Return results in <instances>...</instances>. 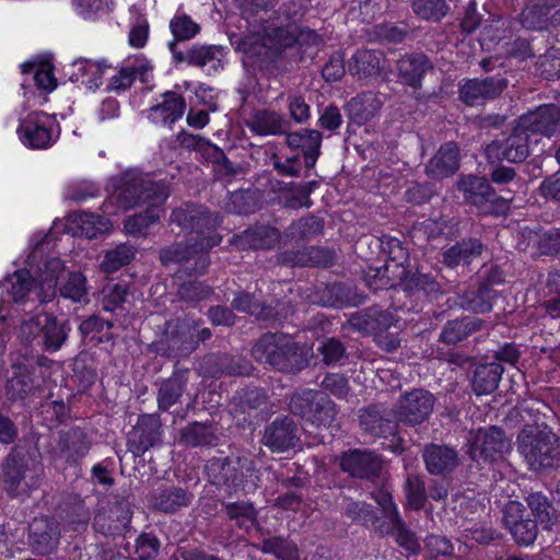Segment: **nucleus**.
I'll use <instances>...</instances> for the list:
<instances>
[{"mask_svg":"<svg viewBox=\"0 0 560 560\" xmlns=\"http://www.w3.org/2000/svg\"><path fill=\"white\" fill-rule=\"evenodd\" d=\"M37 269L36 280L28 270L21 269L0 282V287L8 290L15 303L34 301L33 295L39 304L51 301L57 294V278L63 269V262L57 257H51L37 266Z\"/></svg>","mask_w":560,"mask_h":560,"instance_id":"nucleus-1","label":"nucleus"},{"mask_svg":"<svg viewBox=\"0 0 560 560\" xmlns=\"http://www.w3.org/2000/svg\"><path fill=\"white\" fill-rule=\"evenodd\" d=\"M252 355L281 372H296L307 364L304 346L283 332L264 334L253 346Z\"/></svg>","mask_w":560,"mask_h":560,"instance_id":"nucleus-2","label":"nucleus"},{"mask_svg":"<svg viewBox=\"0 0 560 560\" xmlns=\"http://www.w3.org/2000/svg\"><path fill=\"white\" fill-rule=\"evenodd\" d=\"M113 188L110 201L115 200L119 208L130 209L154 202H164L170 195L163 182H154L136 171H128L110 180Z\"/></svg>","mask_w":560,"mask_h":560,"instance_id":"nucleus-3","label":"nucleus"},{"mask_svg":"<svg viewBox=\"0 0 560 560\" xmlns=\"http://www.w3.org/2000/svg\"><path fill=\"white\" fill-rule=\"evenodd\" d=\"M520 453L532 470L560 465L559 438L547 424H527L517 436Z\"/></svg>","mask_w":560,"mask_h":560,"instance_id":"nucleus-4","label":"nucleus"},{"mask_svg":"<svg viewBox=\"0 0 560 560\" xmlns=\"http://www.w3.org/2000/svg\"><path fill=\"white\" fill-rule=\"evenodd\" d=\"M170 220L171 223L178 225L182 231L189 234L191 241L201 248L210 250L222 241L221 234L218 233L222 218L203 206L187 203L176 208Z\"/></svg>","mask_w":560,"mask_h":560,"instance_id":"nucleus-5","label":"nucleus"},{"mask_svg":"<svg viewBox=\"0 0 560 560\" xmlns=\"http://www.w3.org/2000/svg\"><path fill=\"white\" fill-rule=\"evenodd\" d=\"M312 40L317 44L320 38L314 31L296 33V28L292 26L277 27L267 33L261 40L257 37H246L240 44V49L245 54L246 58L255 62V57H267L269 51L278 52L284 48L293 46L300 39Z\"/></svg>","mask_w":560,"mask_h":560,"instance_id":"nucleus-6","label":"nucleus"},{"mask_svg":"<svg viewBox=\"0 0 560 560\" xmlns=\"http://www.w3.org/2000/svg\"><path fill=\"white\" fill-rule=\"evenodd\" d=\"M20 141L32 150L50 148L59 137V128L54 119L44 112H31L20 119L16 129Z\"/></svg>","mask_w":560,"mask_h":560,"instance_id":"nucleus-7","label":"nucleus"},{"mask_svg":"<svg viewBox=\"0 0 560 560\" xmlns=\"http://www.w3.org/2000/svg\"><path fill=\"white\" fill-rule=\"evenodd\" d=\"M530 143V135L516 120L509 136L493 140L487 145L486 155L492 163L503 160L511 163H520L529 155Z\"/></svg>","mask_w":560,"mask_h":560,"instance_id":"nucleus-8","label":"nucleus"},{"mask_svg":"<svg viewBox=\"0 0 560 560\" xmlns=\"http://www.w3.org/2000/svg\"><path fill=\"white\" fill-rule=\"evenodd\" d=\"M469 454L475 460H498L511 450V441L499 427L478 429L469 434Z\"/></svg>","mask_w":560,"mask_h":560,"instance_id":"nucleus-9","label":"nucleus"},{"mask_svg":"<svg viewBox=\"0 0 560 560\" xmlns=\"http://www.w3.org/2000/svg\"><path fill=\"white\" fill-rule=\"evenodd\" d=\"M163 265L179 264L189 273L201 275L210 264L209 250L197 246L189 237L187 243H175L160 252Z\"/></svg>","mask_w":560,"mask_h":560,"instance_id":"nucleus-10","label":"nucleus"},{"mask_svg":"<svg viewBox=\"0 0 560 560\" xmlns=\"http://www.w3.org/2000/svg\"><path fill=\"white\" fill-rule=\"evenodd\" d=\"M175 42H170L168 44L176 63L186 62L189 66L200 68L208 75L215 74L223 69L225 52L222 46L194 45L186 51L177 50Z\"/></svg>","mask_w":560,"mask_h":560,"instance_id":"nucleus-11","label":"nucleus"},{"mask_svg":"<svg viewBox=\"0 0 560 560\" xmlns=\"http://www.w3.org/2000/svg\"><path fill=\"white\" fill-rule=\"evenodd\" d=\"M220 481L234 490L252 492L257 488L258 474L254 462L246 456L228 457L219 464Z\"/></svg>","mask_w":560,"mask_h":560,"instance_id":"nucleus-12","label":"nucleus"},{"mask_svg":"<svg viewBox=\"0 0 560 560\" xmlns=\"http://www.w3.org/2000/svg\"><path fill=\"white\" fill-rule=\"evenodd\" d=\"M435 404L434 396L425 389H412L398 399L396 418L398 421L417 425L429 419Z\"/></svg>","mask_w":560,"mask_h":560,"instance_id":"nucleus-13","label":"nucleus"},{"mask_svg":"<svg viewBox=\"0 0 560 560\" xmlns=\"http://www.w3.org/2000/svg\"><path fill=\"white\" fill-rule=\"evenodd\" d=\"M506 88L508 80L501 75L469 79L460 85L459 97L469 106L482 105L500 96Z\"/></svg>","mask_w":560,"mask_h":560,"instance_id":"nucleus-14","label":"nucleus"},{"mask_svg":"<svg viewBox=\"0 0 560 560\" xmlns=\"http://www.w3.org/2000/svg\"><path fill=\"white\" fill-rule=\"evenodd\" d=\"M130 503L127 500L108 502L94 517V528L104 535H119L126 530L131 521Z\"/></svg>","mask_w":560,"mask_h":560,"instance_id":"nucleus-15","label":"nucleus"},{"mask_svg":"<svg viewBox=\"0 0 560 560\" xmlns=\"http://www.w3.org/2000/svg\"><path fill=\"white\" fill-rule=\"evenodd\" d=\"M503 522L517 544L529 546L535 541L537 523L525 517V508L520 502L510 501L505 505Z\"/></svg>","mask_w":560,"mask_h":560,"instance_id":"nucleus-16","label":"nucleus"},{"mask_svg":"<svg viewBox=\"0 0 560 560\" xmlns=\"http://www.w3.org/2000/svg\"><path fill=\"white\" fill-rule=\"evenodd\" d=\"M517 121L533 137L544 135L551 137L560 132V107L545 105L522 115Z\"/></svg>","mask_w":560,"mask_h":560,"instance_id":"nucleus-17","label":"nucleus"},{"mask_svg":"<svg viewBox=\"0 0 560 560\" xmlns=\"http://www.w3.org/2000/svg\"><path fill=\"white\" fill-rule=\"evenodd\" d=\"M457 185L467 202L476 206L482 213L492 211L498 196L486 178L474 175L463 176Z\"/></svg>","mask_w":560,"mask_h":560,"instance_id":"nucleus-18","label":"nucleus"},{"mask_svg":"<svg viewBox=\"0 0 560 560\" xmlns=\"http://www.w3.org/2000/svg\"><path fill=\"white\" fill-rule=\"evenodd\" d=\"M298 441V428L288 416L276 418L266 427L262 436L264 445L272 452H285L294 447Z\"/></svg>","mask_w":560,"mask_h":560,"instance_id":"nucleus-19","label":"nucleus"},{"mask_svg":"<svg viewBox=\"0 0 560 560\" xmlns=\"http://www.w3.org/2000/svg\"><path fill=\"white\" fill-rule=\"evenodd\" d=\"M161 424L158 417L143 415L128 439V448L135 456L143 455L150 447L156 445L161 439Z\"/></svg>","mask_w":560,"mask_h":560,"instance_id":"nucleus-20","label":"nucleus"},{"mask_svg":"<svg viewBox=\"0 0 560 560\" xmlns=\"http://www.w3.org/2000/svg\"><path fill=\"white\" fill-rule=\"evenodd\" d=\"M339 465L341 470L351 477L369 479L380 472L382 460L373 452L353 450L342 454Z\"/></svg>","mask_w":560,"mask_h":560,"instance_id":"nucleus-21","label":"nucleus"},{"mask_svg":"<svg viewBox=\"0 0 560 560\" xmlns=\"http://www.w3.org/2000/svg\"><path fill=\"white\" fill-rule=\"evenodd\" d=\"M152 65L144 57L137 56L125 61L118 73L112 77L108 89L112 91H125L129 89L136 79L143 83L152 79Z\"/></svg>","mask_w":560,"mask_h":560,"instance_id":"nucleus-22","label":"nucleus"},{"mask_svg":"<svg viewBox=\"0 0 560 560\" xmlns=\"http://www.w3.org/2000/svg\"><path fill=\"white\" fill-rule=\"evenodd\" d=\"M395 316L390 311L370 307L350 316L349 325L365 334H380L395 325Z\"/></svg>","mask_w":560,"mask_h":560,"instance_id":"nucleus-23","label":"nucleus"},{"mask_svg":"<svg viewBox=\"0 0 560 560\" xmlns=\"http://www.w3.org/2000/svg\"><path fill=\"white\" fill-rule=\"evenodd\" d=\"M90 447L91 442L86 433L79 428H73L60 434L56 457L66 463L75 464L89 453Z\"/></svg>","mask_w":560,"mask_h":560,"instance_id":"nucleus-24","label":"nucleus"},{"mask_svg":"<svg viewBox=\"0 0 560 560\" xmlns=\"http://www.w3.org/2000/svg\"><path fill=\"white\" fill-rule=\"evenodd\" d=\"M25 458L15 452L10 453L2 465V483L10 495L18 497L34 485L25 481Z\"/></svg>","mask_w":560,"mask_h":560,"instance_id":"nucleus-25","label":"nucleus"},{"mask_svg":"<svg viewBox=\"0 0 560 560\" xmlns=\"http://www.w3.org/2000/svg\"><path fill=\"white\" fill-rule=\"evenodd\" d=\"M422 457L431 475L445 476L459 464L458 453L447 445L429 444L423 450Z\"/></svg>","mask_w":560,"mask_h":560,"instance_id":"nucleus-26","label":"nucleus"},{"mask_svg":"<svg viewBox=\"0 0 560 560\" xmlns=\"http://www.w3.org/2000/svg\"><path fill=\"white\" fill-rule=\"evenodd\" d=\"M188 374V370L177 369L160 383L156 396L160 410L167 411L180 401L186 390Z\"/></svg>","mask_w":560,"mask_h":560,"instance_id":"nucleus-27","label":"nucleus"},{"mask_svg":"<svg viewBox=\"0 0 560 560\" xmlns=\"http://www.w3.org/2000/svg\"><path fill=\"white\" fill-rule=\"evenodd\" d=\"M287 144L290 149H300L303 152L306 168L315 166L320 155L322 133L315 129H303L287 135Z\"/></svg>","mask_w":560,"mask_h":560,"instance_id":"nucleus-28","label":"nucleus"},{"mask_svg":"<svg viewBox=\"0 0 560 560\" xmlns=\"http://www.w3.org/2000/svg\"><path fill=\"white\" fill-rule=\"evenodd\" d=\"M30 544L38 553L50 552L58 544L59 530L56 523L48 517H36L28 526Z\"/></svg>","mask_w":560,"mask_h":560,"instance_id":"nucleus-29","label":"nucleus"},{"mask_svg":"<svg viewBox=\"0 0 560 560\" xmlns=\"http://www.w3.org/2000/svg\"><path fill=\"white\" fill-rule=\"evenodd\" d=\"M459 168V149L455 142H447L439 149L425 166L428 176L442 179Z\"/></svg>","mask_w":560,"mask_h":560,"instance_id":"nucleus-30","label":"nucleus"},{"mask_svg":"<svg viewBox=\"0 0 560 560\" xmlns=\"http://www.w3.org/2000/svg\"><path fill=\"white\" fill-rule=\"evenodd\" d=\"M485 249L486 246L480 240L475 237L464 238L443 252L442 261L450 268L468 266L481 257Z\"/></svg>","mask_w":560,"mask_h":560,"instance_id":"nucleus-31","label":"nucleus"},{"mask_svg":"<svg viewBox=\"0 0 560 560\" xmlns=\"http://www.w3.org/2000/svg\"><path fill=\"white\" fill-rule=\"evenodd\" d=\"M67 230L74 235L95 238L110 228L107 218L91 212L71 213L67 218Z\"/></svg>","mask_w":560,"mask_h":560,"instance_id":"nucleus-32","label":"nucleus"},{"mask_svg":"<svg viewBox=\"0 0 560 560\" xmlns=\"http://www.w3.org/2000/svg\"><path fill=\"white\" fill-rule=\"evenodd\" d=\"M280 241V233L276 228L259 225L247 229L231 240V244L240 249H266L273 247Z\"/></svg>","mask_w":560,"mask_h":560,"instance_id":"nucleus-33","label":"nucleus"},{"mask_svg":"<svg viewBox=\"0 0 560 560\" xmlns=\"http://www.w3.org/2000/svg\"><path fill=\"white\" fill-rule=\"evenodd\" d=\"M152 348L155 353L163 357H186L194 351L191 342L182 341L177 320L166 324L163 336L152 343Z\"/></svg>","mask_w":560,"mask_h":560,"instance_id":"nucleus-34","label":"nucleus"},{"mask_svg":"<svg viewBox=\"0 0 560 560\" xmlns=\"http://www.w3.org/2000/svg\"><path fill=\"white\" fill-rule=\"evenodd\" d=\"M383 54L374 49H360L349 60V73L359 79L376 78L382 71Z\"/></svg>","mask_w":560,"mask_h":560,"instance_id":"nucleus-35","label":"nucleus"},{"mask_svg":"<svg viewBox=\"0 0 560 560\" xmlns=\"http://www.w3.org/2000/svg\"><path fill=\"white\" fill-rule=\"evenodd\" d=\"M431 68V62L423 54L406 55L397 61L399 79L413 88L420 86L424 73Z\"/></svg>","mask_w":560,"mask_h":560,"instance_id":"nucleus-36","label":"nucleus"},{"mask_svg":"<svg viewBox=\"0 0 560 560\" xmlns=\"http://www.w3.org/2000/svg\"><path fill=\"white\" fill-rule=\"evenodd\" d=\"M162 98L161 103L150 108V117L154 121L172 125L183 117L186 108L185 100L174 91L165 92Z\"/></svg>","mask_w":560,"mask_h":560,"instance_id":"nucleus-37","label":"nucleus"},{"mask_svg":"<svg viewBox=\"0 0 560 560\" xmlns=\"http://www.w3.org/2000/svg\"><path fill=\"white\" fill-rule=\"evenodd\" d=\"M65 268L58 273L56 290L59 294L74 303L89 302V289L85 276L80 271H69L61 277Z\"/></svg>","mask_w":560,"mask_h":560,"instance_id":"nucleus-38","label":"nucleus"},{"mask_svg":"<svg viewBox=\"0 0 560 560\" xmlns=\"http://www.w3.org/2000/svg\"><path fill=\"white\" fill-rule=\"evenodd\" d=\"M248 127L252 132L259 136H277L287 133L290 122L280 114L264 109L253 116Z\"/></svg>","mask_w":560,"mask_h":560,"instance_id":"nucleus-39","label":"nucleus"},{"mask_svg":"<svg viewBox=\"0 0 560 560\" xmlns=\"http://www.w3.org/2000/svg\"><path fill=\"white\" fill-rule=\"evenodd\" d=\"M504 370L500 363L481 364L476 368L471 387L477 396L488 395L498 388Z\"/></svg>","mask_w":560,"mask_h":560,"instance_id":"nucleus-40","label":"nucleus"},{"mask_svg":"<svg viewBox=\"0 0 560 560\" xmlns=\"http://www.w3.org/2000/svg\"><path fill=\"white\" fill-rule=\"evenodd\" d=\"M279 260L292 266L327 267L331 264L332 255L329 250L319 247H310L303 250L281 253Z\"/></svg>","mask_w":560,"mask_h":560,"instance_id":"nucleus-41","label":"nucleus"},{"mask_svg":"<svg viewBox=\"0 0 560 560\" xmlns=\"http://www.w3.org/2000/svg\"><path fill=\"white\" fill-rule=\"evenodd\" d=\"M162 203L153 200L147 203L145 211L128 217L124 222L126 233L132 236L147 235L149 228L156 223L162 215Z\"/></svg>","mask_w":560,"mask_h":560,"instance_id":"nucleus-42","label":"nucleus"},{"mask_svg":"<svg viewBox=\"0 0 560 560\" xmlns=\"http://www.w3.org/2000/svg\"><path fill=\"white\" fill-rule=\"evenodd\" d=\"M497 296V291L489 284H480L477 289H470L463 294L460 306L474 313H487L492 310Z\"/></svg>","mask_w":560,"mask_h":560,"instance_id":"nucleus-43","label":"nucleus"},{"mask_svg":"<svg viewBox=\"0 0 560 560\" xmlns=\"http://www.w3.org/2000/svg\"><path fill=\"white\" fill-rule=\"evenodd\" d=\"M360 425L373 436H394L397 430V422L385 418L374 408L365 409L360 416Z\"/></svg>","mask_w":560,"mask_h":560,"instance_id":"nucleus-44","label":"nucleus"},{"mask_svg":"<svg viewBox=\"0 0 560 560\" xmlns=\"http://www.w3.org/2000/svg\"><path fill=\"white\" fill-rule=\"evenodd\" d=\"M70 327L66 322H59L56 317L44 314L42 328L43 345L47 351L55 352L61 348L68 338Z\"/></svg>","mask_w":560,"mask_h":560,"instance_id":"nucleus-45","label":"nucleus"},{"mask_svg":"<svg viewBox=\"0 0 560 560\" xmlns=\"http://www.w3.org/2000/svg\"><path fill=\"white\" fill-rule=\"evenodd\" d=\"M192 498V494L183 488L170 487L154 495L153 505L162 512L174 513L182 508L188 506Z\"/></svg>","mask_w":560,"mask_h":560,"instance_id":"nucleus-46","label":"nucleus"},{"mask_svg":"<svg viewBox=\"0 0 560 560\" xmlns=\"http://www.w3.org/2000/svg\"><path fill=\"white\" fill-rule=\"evenodd\" d=\"M77 72L73 73L77 80L81 79L89 90H96L103 84V75L108 66L103 61H93L90 59H79L73 62Z\"/></svg>","mask_w":560,"mask_h":560,"instance_id":"nucleus-47","label":"nucleus"},{"mask_svg":"<svg viewBox=\"0 0 560 560\" xmlns=\"http://www.w3.org/2000/svg\"><path fill=\"white\" fill-rule=\"evenodd\" d=\"M382 105L383 102L376 94L368 92L352 98L349 110L359 124H364L380 112Z\"/></svg>","mask_w":560,"mask_h":560,"instance_id":"nucleus-48","label":"nucleus"},{"mask_svg":"<svg viewBox=\"0 0 560 560\" xmlns=\"http://www.w3.org/2000/svg\"><path fill=\"white\" fill-rule=\"evenodd\" d=\"M481 323V319L476 317L451 320L444 326L440 338L446 343H457L479 330Z\"/></svg>","mask_w":560,"mask_h":560,"instance_id":"nucleus-49","label":"nucleus"},{"mask_svg":"<svg viewBox=\"0 0 560 560\" xmlns=\"http://www.w3.org/2000/svg\"><path fill=\"white\" fill-rule=\"evenodd\" d=\"M37 390L39 388L35 386L34 380L26 369L15 371L5 385V394L11 400H23L28 395L34 396Z\"/></svg>","mask_w":560,"mask_h":560,"instance_id":"nucleus-50","label":"nucleus"},{"mask_svg":"<svg viewBox=\"0 0 560 560\" xmlns=\"http://www.w3.org/2000/svg\"><path fill=\"white\" fill-rule=\"evenodd\" d=\"M527 504L536 517V523L538 522L544 529L551 530L557 522V514L548 499L539 492L530 493L527 497Z\"/></svg>","mask_w":560,"mask_h":560,"instance_id":"nucleus-51","label":"nucleus"},{"mask_svg":"<svg viewBox=\"0 0 560 560\" xmlns=\"http://www.w3.org/2000/svg\"><path fill=\"white\" fill-rule=\"evenodd\" d=\"M327 304L332 307L357 306L364 302L363 295L350 283H334L327 287Z\"/></svg>","mask_w":560,"mask_h":560,"instance_id":"nucleus-52","label":"nucleus"},{"mask_svg":"<svg viewBox=\"0 0 560 560\" xmlns=\"http://www.w3.org/2000/svg\"><path fill=\"white\" fill-rule=\"evenodd\" d=\"M113 326L112 322L105 320L97 315H92L80 324L79 330L85 339L102 343L112 340L113 335L110 330Z\"/></svg>","mask_w":560,"mask_h":560,"instance_id":"nucleus-53","label":"nucleus"},{"mask_svg":"<svg viewBox=\"0 0 560 560\" xmlns=\"http://www.w3.org/2000/svg\"><path fill=\"white\" fill-rule=\"evenodd\" d=\"M21 68L24 74H33L35 85L39 90L51 92L57 88V80L49 62H24Z\"/></svg>","mask_w":560,"mask_h":560,"instance_id":"nucleus-54","label":"nucleus"},{"mask_svg":"<svg viewBox=\"0 0 560 560\" xmlns=\"http://www.w3.org/2000/svg\"><path fill=\"white\" fill-rule=\"evenodd\" d=\"M136 249L128 244H119L107 250L101 262V269L112 273L128 265L135 258Z\"/></svg>","mask_w":560,"mask_h":560,"instance_id":"nucleus-55","label":"nucleus"},{"mask_svg":"<svg viewBox=\"0 0 560 560\" xmlns=\"http://www.w3.org/2000/svg\"><path fill=\"white\" fill-rule=\"evenodd\" d=\"M315 185V182L288 184L283 189L285 206L292 209H298L301 207L310 208L312 205L310 200V195L313 191Z\"/></svg>","mask_w":560,"mask_h":560,"instance_id":"nucleus-56","label":"nucleus"},{"mask_svg":"<svg viewBox=\"0 0 560 560\" xmlns=\"http://www.w3.org/2000/svg\"><path fill=\"white\" fill-rule=\"evenodd\" d=\"M232 306L238 312L247 313L258 319L267 320L272 317V310L249 294L241 292L232 301Z\"/></svg>","mask_w":560,"mask_h":560,"instance_id":"nucleus-57","label":"nucleus"},{"mask_svg":"<svg viewBox=\"0 0 560 560\" xmlns=\"http://www.w3.org/2000/svg\"><path fill=\"white\" fill-rule=\"evenodd\" d=\"M412 10L422 20L439 22L450 8L445 0H412Z\"/></svg>","mask_w":560,"mask_h":560,"instance_id":"nucleus-58","label":"nucleus"},{"mask_svg":"<svg viewBox=\"0 0 560 560\" xmlns=\"http://www.w3.org/2000/svg\"><path fill=\"white\" fill-rule=\"evenodd\" d=\"M213 438L211 425L196 422L183 429L180 441L188 446L197 447L211 444Z\"/></svg>","mask_w":560,"mask_h":560,"instance_id":"nucleus-59","label":"nucleus"},{"mask_svg":"<svg viewBox=\"0 0 560 560\" xmlns=\"http://www.w3.org/2000/svg\"><path fill=\"white\" fill-rule=\"evenodd\" d=\"M336 406L325 394H322L317 402L314 404L313 410L308 416L307 420L310 423L315 425H330L336 417Z\"/></svg>","mask_w":560,"mask_h":560,"instance_id":"nucleus-60","label":"nucleus"},{"mask_svg":"<svg viewBox=\"0 0 560 560\" xmlns=\"http://www.w3.org/2000/svg\"><path fill=\"white\" fill-rule=\"evenodd\" d=\"M226 514L240 528L250 529L256 523V512L253 504L248 502H236L226 504Z\"/></svg>","mask_w":560,"mask_h":560,"instance_id":"nucleus-61","label":"nucleus"},{"mask_svg":"<svg viewBox=\"0 0 560 560\" xmlns=\"http://www.w3.org/2000/svg\"><path fill=\"white\" fill-rule=\"evenodd\" d=\"M323 393L314 392L312 389L295 393L290 399V411L293 415L307 420L311 411L313 410L314 404L317 402V399Z\"/></svg>","mask_w":560,"mask_h":560,"instance_id":"nucleus-62","label":"nucleus"},{"mask_svg":"<svg viewBox=\"0 0 560 560\" xmlns=\"http://www.w3.org/2000/svg\"><path fill=\"white\" fill-rule=\"evenodd\" d=\"M322 228L323 225L317 218H302L289 226L287 236L300 242L318 234Z\"/></svg>","mask_w":560,"mask_h":560,"instance_id":"nucleus-63","label":"nucleus"},{"mask_svg":"<svg viewBox=\"0 0 560 560\" xmlns=\"http://www.w3.org/2000/svg\"><path fill=\"white\" fill-rule=\"evenodd\" d=\"M261 550L265 553L275 555L281 560H298V548L294 544L279 538L273 537L262 541Z\"/></svg>","mask_w":560,"mask_h":560,"instance_id":"nucleus-64","label":"nucleus"}]
</instances>
